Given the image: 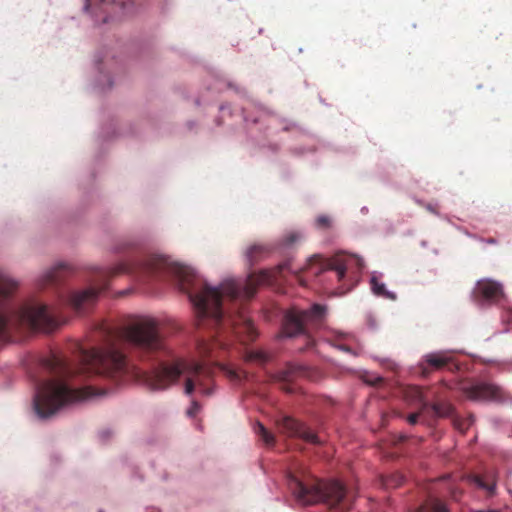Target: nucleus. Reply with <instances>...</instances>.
I'll use <instances>...</instances> for the list:
<instances>
[{
    "label": "nucleus",
    "mask_w": 512,
    "mask_h": 512,
    "mask_svg": "<svg viewBox=\"0 0 512 512\" xmlns=\"http://www.w3.org/2000/svg\"><path fill=\"white\" fill-rule=\"evenodd\" d=\"M284 270L291 272V263L279 265L277 271L262 270L251 273L244 281L225 280L216 288L208 285L189 266L173 262L165 256L148 255L130 262H121L114 267L97 268L91 286L72 292L69 305L78 314L86 313L95 305L99 294L108 288L110 279L119 274H134L143 280L172 275L177 279L179 289L188 295L197 317L200 320H210L217 331V336L213 339L198 342L200 356L218 358L219 353L229 346L226 342L227 333H231L244 344L253 341L257 336L251 319L244 311L224 317L223 299L249 300L255 295L259 285L276 280Z\"/></svg>",
    "instance_id": "obj_1"
},
{
    "label": "nucleus",
    "mask_w": 512,
    "mask_h": 512,
    "mask_svg": "<svg viewBox=\"0 0 512 512\" xmlns=\"http://www.w3.org/2000/svg\"><path fill=\"white\" fill-rule=\"evenodd\" d=\"M99 335L103 345L80 348L76 367L55 354L42 360L43 368L52 378L37 384L34 408L40 418H48L62 407L92 396L91 388H75L68 382L74 376L102 375L116 381L123 377L129 368L125 355L120 351L122 343H129L147 353L164 348L158 322L151 317H138L121 330L101 324Z\"/></svg>",
    "instance_id": "obj_2"
},
{
    "label": "nucleus",
    "mask_w": 512,
    "mask_h": 512,
    "mask_svg": "<svg viewBox=\"0 0 512 512\" xmlns=\"http://www.w3.org/2000/svg\"><path fill=\"white\" fill-rule=\"evenodd\" d=\"M17 283L0 273V339L18 330L49 331L59 325L54 312L34 300L16 304L12 295Z\"/></svg>",
    "instance_id": "obj_3"
},
{
    "label": "nucleus",
    "mask_w": 512,
    "mask_h": 512,
    "mask_svg": "<svg viewBox=\"0 0 512 512\" xmlns=\"http://www.w3.org/2000/svg\"><path fill=\"white\" fill-rule=\"evenodd\" d=\"M136 375L151 390H164L176 383L181 375L185 376V389L191 395L198 386L205 396L213 393V369L204 361L178 360L174 363H160L149 371L137 372Z\"/></svg>",
    "instance_id": "obj_4"
},
{
    "label": "nucleus",
    "mask_w": 512,
    "mask_h": 512,
    "mask_svg": "<svg viewBox=\"0 0 512 512\" xmlns=\"http://www.w3.org/2000/svg\"><path fill=\"white\" fill-rule=\"evenodd\" d=\"M288 487L299 504H324L331 512H347L352 507V500L345 487L336 480L322 481L302 473L289 474Z\"/></svg>",
    "instance_id": "obj_5"
},
{
    "label": "nucleus",
    "mask_w": 512,
    "mask_h": 512,
    "mask_svg": "<svg viewBox=\"0 0 512 512\" xmlns=\"http://www.w3.org/2000/svg\"><path fill=\"white\" fill-rule=\"evenodd\" d=\"M362 268L363 261L361 258L354 255L336 254L322 265L310 262L305 270L313 275L327 272L333 273L337 281L343 283V288L338 294H344L351 289L355 275Z\"/></svg>",
    "instance_id": "obj_6"
},
{
    "label": "nucleus",
    "mask_w": 512,
    "mask_h": 512,
    "mask_svg": "<svg viewBox=\"0 0 512 512\" xmlns=\"http://www.w3.org/2000/svg\"><path fill=\"white\" fill-rule=\"evenodd\" d=\"M325 311V307L319 304H314L309 310H288L283 319L282 334L287 337L304 335L307 339L306 347H311L313 339L308 333V326L318 325L324 318Z\"/></svg>",
    "instance_id": "obj_7"
},
{
    "label": "nucleus",
    "mask_w": 512,
    "mask_h": 512,
    "mask_svg": "<svg viewBox=\"0 0 512 512\" xmlns=\"http://www.w3.org/2000/svg\"><path fill=\"white\" fill-rule=\"evenodd\" d=\"M97 5L98 9L107 14L103 19L104 22L108 18L122 17L137 12L141 6L138 0H86V9Z\"/></svg>",
    "instance_id": "obj_8"
},
{
    "label": "nucleus",
    "mask_w": 512,
    "mask_h": 512,
    "mask_svg": "<svg viewBox=\"0 0 512 512\" xmlns=\"http://www.w3.org/2000/svg\"><path fill=\"white\" fill-rule=\"evenodd\" d=\"M463 394L473 401H494L503 402L505 393L497 385L486 382H476L462 386Z\"/></svg>",
    "instance_id": "obj_9"
},
{
    "label": "nucleus",
    "mask_w": 512,
    "mask_h": 512,
    "mask_svg": "<svg viewBox=\"0 0 512 512\" xmlns=\"http://www.w3.org/2000/svg\"><path fill=\"white\" fill-rule=\"evenodd\" d=\"M277 426L279 432L288 437H296L311 444L321 443L318 436L312 430L289 416H284L278 420Z\"/></svg>",
    "instance_id": "obj_10"
},
{
    "label": "nucleus",
    "mask_w": 512,
    "mask_h": 512,
    "mask_svg": "<svg viewBox=\"0 0 512 512\" xmlns=\"http://www.w3.org/2000/svg\"><path fill=\"white\" fill-rule=\"evenodd\" d=\"M309 370L307 367L296 364H287L285 368L278 371L274 376V381L281 383V389L287 393H293L295 389L291 383L301 377H308Z\"/></svg>",
    "instance_id": "obj_11"
},
{
    "label": "nucleus",
    "mask_w": 512,
    "mask_h": 512,
    "mask_svg": "<svg viewBox=\"0 0 512 512\" xmlns=\"http://www.w3.org/2000/svg\"><path fill=\"white\" fill-rule=\"evenodd\" d=\"M452 361V357L444 351L428 353L423 356L420 363L423 375L429 374L432 370H440Z\"/></svg>",
    "instance_id": "obj_12"
},
{
    "label": "nucleus",
    "mask_w": 512,
    "mask_h": 512,
    "mask_svg": "<svg viewBox=\"0 0 512 512\" xmlns=\"http://www.w3.org/2000/svg\"><path fill=\"white\" fill-rule=\"evenodd\" d=\"M475 291L478 295L489 301H498L503 296L502 285L493 280L478 281Z\"/></svg>",
    "instance_id": "obj_13"
},
{
    "label": "nucleus",
    "mask_w": 512,
    "mask_h": 512,
    "mask_svg": "<svg viewBox=\"0 0 512 512\" xmlns=\"http://www.w3.org/2000/svg\"><path fill=\"white\" fill-rule=\"evenodd\" d=\"M272 247L267 244L256 243L248 247L245 252L247 261L250 265L257 263L258 261L265 259L270 255Z\"/></svg>",
    "instance_id": "obj_14"
},
{
    "label": "nucleus",
    "mask_w": 512,
    "mask_h": 512,
    "mask_svg": "<svg viewBox=\"0 0 512 512\" xmlns=\"http://www.w3.org/2000/svg\"><path fill=\"white\" fill-rule=\"evenodd\" d=\"M66 266L60 264L50 270H48L42 278L43 285H53L61 281Z\"/></svg>",
    "instance_id": "obj_15"
},
{
    "label": "nucleus",
    "mask_w": 512,
    "mask_h": 512,
    "mask_svg": "<svg viewBox=\"0 0 512 512\" xmlns=\"http://www.w3.org/2000/svg\"><path fill=\"white\" fill-rule=\"evenodd\" d=\"M371 289L377 296L395 300L396 295L386 290L385 285L380 283L376 277L371 278Z\"/></svg>",
    "instance_id": "obj_16"
},
{
    "label": "nucleus",
    "mask_w": 512,
    "mask_h": 512,
    "mask_svg": "<svg viewBox=\"0 0 512 512\" xmlns=\"http://www.w3.org/2000/svg\"><path fill=\"white\" fill-rule=\"evenodd\" d=\"M270 359V356L262 350H251L246 352L245 360L257 364H265Z\"/></svg>",
    "instance_id": "obj_17"
},
{
    "label": "nucleus",
    "mask_w": 512,
    "mask_h": 512,
    "mask_svg": "<svg viewBox=\"0 0 512 512\" xmlns=\"http://www.w3.org/2000/svg\"><path fill=\"white\" fill-rule=\"evenodd\" d=\"M474 482L480 488L485 489L490 495L494 494L496 488V481L493 476L488 477L487 479L480 476H476L474 478Z\"/></svg>",
    "instance_id": "obj_18"
},
{
    "label": "nucleus",
    "mask_w": 512,
    "mask_h": 512,
    "mask_svg": "<svg viewBox=\"0 0 512 512\" xmlns=\"http://www.w3.org/2000/svg\"><path fill=\"white\" fill-rule=\"evenodd\" d=\"M255 433L260 437V439L267 445L273 446L275 443L274 435L269 432L261 423H257L255 427Z\"/></svg>",
    "instance_id": "obj_19"
},
{
    "label": "nucleus",
    "mask_w": 512,
    "mask_h": 512,
    "mask_svg": "<svg viewBox=\"0 0 512 512\" xmlns=\"http://www.w3.org/2000/svg\"><path fill=\"white\" fill-rule=\"evenodd\" d=\"M405 481V477L399 473H393L383 479V485L386 488H396Z\"/></svg>",
    "instance_id": "obj_20"
},
{
    "label": "nucleus",
    "mask_w": 512,
    "mask_h": 512,
    "mask_svg": "<svg viewBox=\"0 0 512 512\" xmlns=\"http://www.w3.org/2000/svg\"><path fill=\"white\" fill-rule=\"evenodd\" d=\"M432 409L438 417H447L453 414V407L449 404H434Z\"/></svg>",
    "instance_id": "obj_21"
},
{
    "label": "nucleus",
    "mask_w": 512,
    "mask_h": 512,
    "mask_svg": "<svg viewBox=\"0 0 512 512\" xmlns=\"http://www.w3.org/2000/svg\"><path fill=\"white\" fill-rule=\"evenodd\" d=\"M474 419L470 416L468 419H460L458 417H454L453 425L460 432L464 433L469 427L473 424Z\"/></svg>",
    "instance_id": "obj_22"
},
{
    "label": "nucleus",
    "mask_w": 512,
    "mask_h": 512,
    "mask_svg": "<svg viewBox=\"0 0 512 512\" xmlns=\"http://www.w3.org/2000/svg\"><path fill=\"white\" fill-rule=\"evenodd\" d=\"M301 238V235L297 232H291L284 238V244L289 246L297 242Z\"/></svg>",
    "instance_id": "obj_23"
},
{
    "label": "nucleus",
    "mask_w": 512,
    "mask_h": 512,
    "mask_svg": "<svg viewBox=\"0 0 512 512\" xmlns=\"http://www.w3.org/2000/svg\"><path fill=\"white\" fill-rule=\"evenodd\" d=\"M200 409V404L196 400H192L191 406L187 410V415L189 417H194L199 413Z\"/></svg>",
    "instance_id": "obj_24"
},
{
    "label": "nucleus",
    "mask_w": 512,
    "mask_h": 512,
    "mask_svg": "<svg viewBox=\"0 0 512 512\" xmlns=\"http://www.w3.org/2000/svg\"><path fill=\"white\" fill-rule=\"evenodd\" d=\"M316 225L319 228H327L330 226V219L327 216L321 215L316 219Z\"/></svg>",
    "instance_id": "obj_25"
},
{
    "label": "nucleus",
    "mask_w": 512,
    "mask_h": 512,
    "mask_svg": "<svg viewBox=\"0 0 512 512\" xmlns=\"http://www.w3.org/2000/svg\"><path fill=\"white\" fill-rule=\"evenodd\" d=\"M421 412L412 413L407 417V421L411 425H415L418 421V418L420 416Z\"/></svg>",
    "instance_id": "obj_26"
},
{
    "label": "nucleus",
    "mask_w": 512,
    "mask_h": 512,
    "mask_svg": "<svg viewBox=\"0 0 512 512\" xmlns=\"http://www.w3.org/2000/svg\"><path fill=\"white\" fill-rule=\"evenodd\" d=\"M412 397L416 400L422 401V391L418 387L412 388Z\"/></svg>",
    "instance_id": "obj_27"
},
{
    "label": "nucleus",
    "mask_w": 512,
    "mask_h": 512,
    "mask_svg": "<svg viewBox=\"0 0 512 512\" xmlns=\"http://www.w3.org/2000/svg\"><path fill=\"white\" fill-rule=\"evenodd\" d=\"M229 376L232 379H238L239 378L238 374L235 371H229Z\"/></svg>",
    "instance_id": "obj_28"
},
{
    "label": "nucleus",
    "mask_w": 512,
    "mask_h": 512,
    "mask_svg": "<svg viewBox=\"0 0 512 512\" xmlns=\"http://www.w3.org/2000/svg\"><path fill=\"white\" fill-rule=\"evenodd\" d=\"M427 209L433 213H436L435 209L431 205H428Z\"/></svg>",
    "instance_id": "obj_29"
}]
</instances>
